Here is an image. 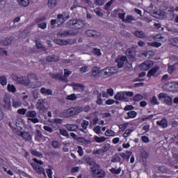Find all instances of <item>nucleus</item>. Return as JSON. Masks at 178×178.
<instances>
[{"label": "nucleus", "instance_id": "f257e3e1", "mask_svg": "<svg viewBox=\"0 0 178 178\" xmlns=\"http://www.w3.org/2000/svg\"><path fill=\"white\" fill-rule=\"evenodd\" d=\"M115 62H117L119 69L124 67V72H131V70H133L131 63H129V61H127V57L124 56L120 57V59H116Z\"/></svg>", "mask_w": 178, "mask_h": 178}, {"label": "nucleus", "instance_id": "f03ea898", "mask_svg": "<svg viewBox=\"0 0 178 178\" xmlns=\"http://www.w3.org/2000/svg\"><path fill=\"white\" fill-rule=\"evenodd\" d=\"M70 16L69 15H66V13H63L62 14H58L56 19H51L50 22L51 28L55 29V24H58V26H62Z\"/></svg>", "mask_w": 178, "mask_h": 178}, {"label": "nucleus", "instance_id": "7ed1b4c3", "mask_svg": "<svg viewBox=\"0 0 178 178\" xmlns=\"http://www.w3.org/2000/svg\"><path fill=\"white\" fill-rule=\"evenodd\" d=\"M86 26V23L81 19H70L65 24L67 29H76L80 30Z\"/></svg>", "mask_w": 178, "mask_h": 178}, {"label": "nucleus", "instance_id": "20e7f679", "mask_svg": "<svg viewBox=\"0 0 178 178\" xmlns=\"http://www.w3.org/2000/svg\"><path fill=\"white\" fill-rule=\"evenodd\" d=\"M92 172L95 178H104L106 173L102 169H99V165L95 164L92 168Z\"/></svg>", "mask_w": 178, "mask_h": 178}, {"label": "nucleus", "instance_id": "39448f33", "mask_svg": "<svg viewBox=\"0 0 178 178\" xmlns=\"http://www.w3.org/2000/svg\"><path fill=\"white\" fill-rule=\"evenodd\" d=\"M26 118H28V120L32 123H40V119L37 118V112L35 111H29L26 112Z\"/></svg>", "mask_w": 178, "mask_h": 178}, {"label": "nucleus", "instance_id": "423d86ee", "mask_svg": "<svg viewBox=\"0 0 178 178\" xmlns=\"http://www.w3.org/2000/svg\"><path fill=\"white\" fill-rule=\"evenodd\" d=\"M60 115L61 118H70L72 116H75V113H74V107L72 108H70L67 110H65L63 111H62L60 113Z\"/></svg>", "mask_w": 178, "mask_h": 178}, {"label": "nucleus", "instance_id": "0eeeda50", "mask_svg": "<svg viewBox=\"0 0 178 178\" xmlns=\"http://www.w3.org/2000/svg\"><path fill=\"white\" fill-rule=\"evenodd\" d=\"M126 55L129 60L136 62V49L134 48L128 49L126 51Z\"/></svg>", "mask_w": 178, "mask_h": 178}, {"label": "nucleus", "instance_id": "6e6552de", "mask_svg": "<svg viewBox=\"0 0 178 178\" xmlns=\"http://www.w3.org/2000/svg\"><path fill=\"white\" fill-rule=\"evenodd\" d=\"M57 35H60V37L66 38V37H72L76 35L74 31L72 30L63 31H60L57 33Z\"/></svg>", "mask_w": 178, "mask_h": 178}, {"label": "nucleus", "instance_id": "1a4fd4ad", "mask_svg": "<svg viewBox=\"0 0 178 178\" xmlns=\"http://www.w3.org/2000/svg\"><path fill=\"white\" fill-rule=\"evenodd\" d=\"M31 166L33 167V170H35L36 173H38V175H44L45 176V170L42 167L34 163H31Z\"/></svg>", "mask_w": 178, "mask_h": 178}, {"label": "nucleus", "instance_id": "9d476101", "mask_svg": "<svg viewBox=\"0 0 178 178\" xmlns=\"http://www.w3.org/2000/svg\"><path fill=\"white\" fill-rule=\"evenodd\" d=\"M72 86L74 91H78L79 92H83L86 89V86L83 83H72Z\"/></svg>", "mask_w": 178, "mask_h": 178}, {"label": "nucleus", "instance_id": "9b49d317", "mask_svg": "<svg viewBox=\"0 0 178 178\" xmlns=\"http://www.w3.org/2000/svg\"><path fill=\"white\" fill-rule=\"evenodd\" d=\"M16 80L19 83V84H23L24 86H29V84H30V79H29V77L26 78L25 76H17Z\"/></svg>", "mask_w": 178, "mask_h": 178}, {"label": "nucleus", "instance_id": "f8f14e48", "mask_svg": "<svg viewBox=\"0 0 178 178\" xmlns=\"http://www.w3.org/2000/svg\"><path fill=\"white\" fill-rule=\"evenodd\" d=\"M63 73V72L57 74L50 73L49 76L51 79H54V80H58L59 81H65V78H63V76H62Z\"/></svg>", "mask_w": 178, "mask_h": 178}, {"label": "nucleus", "instance_id": "ddd939ff", "mask_svg": "<svg viewBox=\"0 0 178 178\" xmlns=\"http://www.w3.org/2000/svg\"><path fill=\"white\" fill-rule=\"evenodd\" d=\"M113 69V67H107L102 70V73H103L104 76H113V74H115V72H113V71H112Z\"/></svg>", "mask_w": 178, "mask_h": 178}, {"label": "nucleus", "instance_id": "4468645a", "mask_svg": "<svg viewBox=\"0 0 178 178\" xmlns=\"http://www.w3.org/2000/svg\"><path fill=\"white\" fill-rule=\"evenodd\" d=\"M114 98L118 101H127V97L124 95V92H118Z\"/></svg>", "mask_w": 178, "mask_h": 178}, {"label": "nucleus", "instance_id": "2eb2a0df", "mask_svg": "<svg viewBox=\"0 0 178 178\" xmlns=\"http://www.w3.org/2000/svg\"><path fill=\"white\" fill-rule=\"evenodd\" d=\"M3 108L4 109H10V97L8 95L4 96L3 99Z\"/></svg>", "mask_w": 178, "mask_h": 178}, {"label": "nucleus", "instance_id": "dca6fc26", "mask_svg": "<svg viewBox=\"0 0 178 178\" xmlns=\"http://www.w3.org/2000/svg\"><path fill=\"white\" fill-rule=\"evenodd\" d=\"M18 136L22 137L25 141H31L32 140V136L30 135V133L27 131L20 132Z\"/></svg>", "mask_w": 178, "mask_h": 178}, {"label": "nucleus", "instance_id": "f3484780", "mask_svg": "<svg viewBox=\"0 0 178 178\" xmlns=\"http://www.w3.org/2000/svg\"><path fill=\"white\" fill-rule=\"evenodd\" d=\"M159 69V66H156L154 67H152L148 72H147V76L149 77V78H151V77H155V73H156V72H158Z\"/></svg>", "mask_w": 178, "mask_h": 178}, {"label": "nucleus", "instance_id": "a211bd4d", "mask_svg": "<svg viewBox=\"0 0 178 178\" xmlns=\"http://www.w3.org/2000/svg\"><path fill=\"white\" fill-rule=\"evenodd\" d=\"M65 128L68 131H77L79 127L74 124H67Z\"/></svg>", "mask_w": 178, "mask_h": 178}, {"label": "nucleus", "instance_id": "6ab92c4d", "mask_svg": "<svg viewBox=\"0 0 178 178\" xmlns=\"http://www.w3.org/2000/svg\"><path fill=\"white\" fill-rule=\"evenodd\" d=\"M44 104H45V102L44 99H39L35 105L36 108L38 109V111H44V109H45V106H44Z\"/></svg>", "mask_w": 178, "mask_h": 178}, {"label": "nucleus", "instance_id": "aec40b11", "mask_svg": "<svg viewBox=\"0 0 178 178\" xmlns=\"http://www.w3.org/2000/svg\"><path fill=\"white\" fill-rule=\"evenodd\" d=\"M40 92L41 94H43V95H53L54 94L52 89H47L46 88H41Z\"/></svg>", "mask_w": 178, "mask_h": 178}, {"label": "nucleus", "instance_id": "412c9836", "mask_svg": "<svg viewBox=\"0 0 178 178\" xmlns=\"http://www.w3.org/2000/svg\"><path fill=\"white\" fill-rule=\"evenodd\" d=\"M134 35L135 37H138V38H147V34L143 31H136Z\"/></svg>", "mask_w": 178, "mask_h": 178}, {"label": "nucleus", "instance_id": "4be33fe9", "mask_svg": "<svg viewBox=\"0 0 178 178\" xmlns=\"http://www.w3.org/2000/svg\"><path fill=\"white\" fill-rule=\"evenodd\" d=\"M12 41H13L12 39L9 38H6L5 39L1 40L0 41V44L3 47H8V45H10V44H12Z\"/></svg>", "mask_w": 178, "mask_h": 178}, {"label": "nucleus", "instance_id": "5701e85b", "mask_svg": "<svg viewBox=\"0 0 178 178\" xmlns=\"http://www.w3.org/2000/svg\"><path fill=\"white\" fill-rule=\"evenodd\" d=\"M119 156L122 158L123 161H129V159H130V156H131V152H127V154L120 153Z\"/></svg>", "mask_w": 178, "mask_h": 178}, {"label": "nucleus", "instance_id": "b1692460", "mask_svg": "<svg viewBox=\"0 0 178 178\" xmlns=\"http://www.w3.org/2000/svg\"><path fill=\"white\" fill-rule=\"evenodd\" d=\"M47 62H59V56L50 55L47 57Z\"/></svg>", "mask_w": 178, "mask_h": 178}, {"label": "nucleus", "instance_id": "393cba45", "mask_svg": "<svg viewBox=\"0 0 178 178\" xmlns=\"http://www.w3.org/2000/svg\"><path fill=\"white\" fill-rule=\"evenodd\" d=\"M156 124L161 126L163 129H165V127H168V120L165 118H163L161 120L157 121Z\"/></svg>", "mask_w": 178, "mask_h": 178}, {"label": "nucleus", "instance_id": "a878e982", "mask_svg": "<svg viewBox=\"0 0 178 178\" xmlns=\"http://www.w3.org/2000/svg\"><path fill=\"white\" fill-rule=\"evenodd\" d=\"M58 5V0H48L47 6L49 9H54Z\"/></svg>", "mask_w": 178, "mask_h": 178}, {"label": "nucleus", "instance_id": "bb28decb", "mask_svg": "<svg viewBox=\"0 0 178 178\" xmlns=\"http://www.w3.org/2000/svg\"><path fill=\"white\" fill-rule=\"evenodd\" d=\"M151 66H152V65H151V63H149V62L143 63L140 66V70H143V71L148 70V69H149V67H151Z\"/></svg>", "mask_w": 178, "mask_h": 178}, {"label": "nucleus", "instance_id": "cd10ccee", "mask_svg": "<svg viewBox=\"0 0 178 178\" xmlns=\"http://www.w3.org/2000/svg\"><path fill=\"white\" fill-rule=\"evenodd\" d=\"M168 87L170 90H172V91H178V83L170 82L168 83Z\"/></svg>", "mask_w": 178, "mask_h": 178}, {"label": "nucleus", "instance_id": "c85d7f7f", "mask_svg": "<svg viewBox=\"0 0 178 178\" xmlns=\"http://www.w3.org/2000/svg\"><path fill=\"white\" fill-rule=\"evenodd\" d=\"M88 124L90 122L88 121L83 120L81 124L82 129H80V131H84V130H87V127H88Z\"/></svg>", "mask_w": 178, "mask_h": 178}, {"label": "nucleus", "instance_id": "c756f323", "mask_svg": "<svg viewBox=\"0 0 178 178\" xmlns=\"http://www.w3.org/2000/svg\"><path fill=\"white\" fill-rule=\"evenodd\" d=\"M56 44L58 45H69L70 42L67 40L57 39L55 40Z\"/></svg>", "mask_w": 178, "mask_h": 178}, {"label": "nucleus", "instance_id": "7c9ffc66", "mask_svg": "<svg viewBox=\"0 0 178 178\" xmlns=\"http://www.w3.org/2000/svg\"><path fill=\"white\" fill-rule=\"evenodd\" d=\"M127 116L125 119H134L137 116V112L132 111L127 113Z\"/></svg>", "mask_w": 178, "mask_h": 178}, {"label": "nucleus", "instance_id": "2f4dec72", "mask_svg": "<svg viewBox=\"0 0 178 178\" xmlns=\"http://www.w3.org/2000/svg\"><path fill=\"white\" fill-rule=\"evenodd\" d=\"M147 45L149 47H154V48H159V47L162 46V43L158 42H148Z\"/></svg>", "mask_w": 178, "mask_h": 178}, {"label": "nucleus", "instance_id": "473e14b6", "mask_svg": "<svg viewBox=\"0 0 178 178\" xmlns=\"http://www.w3.org/2000/svg\"><path fill=\"white\" fill-rule=\"evenodd\" d=\"M113 2H115V0H111L108 2H107L104 6V9L105 10H107V12H108V10H109V9H111V6H112V3H113Z\"/></svg>", "mask_w": 178, "mask_h": 178}, {"label": "nucleus", "instance_id": "72a5a7b5", "mask_svg": "<svg viewBox=\"0 0 178 178\" xmlns=\"http://www.w3.org/2000/svg\"><path fill=\"white\" fill-rule=\"evenodd\" d=\"M31 155H33V156H38V158H42V153L38 152L35 149L31 150Z\"/></svg>", "mask_w": 178, "mask_h": 178}, {"label": "nucleus", "instance_id": "f704fd0d", "mask_svg": "<svg viewBox=\"0 0 178 178\" xmlns=\"http://www.w3.org/2000/svg\"><path fill=\"white\" fill-rule=\"evenodd\" d=\"M51 145L55 149H59L60 148V143H59L58 140H53Z\"/></svg>", "mask_w": 178, "mask_h": 178}, {"label": "nucleus", "instance_id": "c9c22d12", "mask_svg": "<svg viewBox=\"0 0 178 178\" xmlns=\"http://www.w3.org/2000/svg\"><path fill=\"white\" fill-rule=\"evenodd\" d=\"M93 2L95 5H97V6H104L106 0H93Z\"/></svg>", "mask_w": 178, "mask_h": 178}, {"label": "nucleus", "instance_id": "e433bc0d", "mask_svg": "<svg viewBox=\"0 0 178 178\" xmlns=\"http://www.w3.org/2000/svg\"><path fill=\"white\" fill-rule=\"evenodd\" d=\"M27 77L29 79V80H30V79H31L32 80L38 81V76H37V74H34V73L28 74Z\"/></svg>", "mask_w": 178, "mask_h": 178}, {"label": "nucleus", "instance_id": "4c0bfd02", "mask_svg": "<svg viewBox=\"0 0 178 178\" xmlns=\"http://www.w3.org/2000/svg\"><path fill=\"white\" fill-rule=\"evenodd\" d=\"M59 134H61V136H63L64 137H67V138L70 137L69 133H67V131L64 129H59Z\"/></svg>", "mask_w": 178, "mask_h": 178}, {"label": "nucleus", "instance_id": "58836bf2", "mask_svg": "<svg viewBox=\"0 0 178 178\" xmlns=\"http://www.w3.org/2000/svg\"><path fill=\"white\" fill-rule=\"evenodd\" d=\"M91 74L94 77L98 76V74H99V68L98 67H95V68H93L91 71Z\"/></svg>", "mask_w": 178, "mask_h": 178}, {"label": "nucleus", "instance_id": "ea45409f", "mask_svg": "<svg viewBox=\"0 0 178 178\" xmlns=\"http://www.w3.org/2000/svg\"><path fill=\"white\" fill-rule=\"evenodd\" d=\"M65 99L67 101H76L77 99V97L76 96V94H71L70 95H67L65 97Z\"/></svg>", "mask_w": 178, "mask_h": 178}, {"label": "nucleus", "instance_id": "a19ab883", "mask_svg": "<svg viewBox=\"0 0 178 178\" xmlns=\"http://www.w3.org/2000/svg\"><path fill=\"white\" fill-rule=\"evenodd\" d=\"M111 162H120L122 163V158L119 156L118 155H114L113 156V158L111 159Z\"/></svg>", "mask_w": 178, "mask_h": 178}, {"label": "nucleus", "instance_id": "79ce46f5", "mask_svg": "<svg viewBox=\"0 0 178 178\" xmlns=\"http://www.w3.org/2000/svg\"><path fill=\"white\" fill-rule=\"evenodd\" d=\"M95 140L96 141V143H104V141H106V138H105V136H102V137L95 136Z\"/></svg>", "mask_w": 178, "mask_h": 178}, {"label": "nucleus", "instance_id": "37998d69", "mask_svg": "<svg viewBox=\"0 0 178 178\" xmlns=\"http://www.w3.org/2000/svg\"><path fill=\"white\" fill-rule=\"evenodd\" d=\"M0 84L1 86H6L8 84V80L5 76H0Z\"/></svg>", "mask_w": 178, "mask_h": 178}, {"label": "nucleus", "instance_id": "c03bdc74", "mask_svg": "<svg viewBox=\"0 0 178 178\" xmlns=\"http://www.w3.org/2000/svg\"><path fill=\"white\" fill-rule=\"evenodd\" d=\"M110 172L113 173V175H119L120 174V172H122V168H119L118 170H116V168H113L110 170Z\"/></svg>", "mask_w": 178, "mask_h": 178}, {"label": "nucleus", "instance_id": "a18cd8bd", "mask_svg": "<svg viewBox=\"0 0 178 178\" xmlns=\"http://www.w3.org/2000/svg\"><path fill=\"white\" fill-rule=\"evenodd\" d=\"M143 98H144V97H143V95H141L140 94H137L134 97L133 101H135V102H138V101H141V99H143Z\"/></svg>", "mask_w": 178, "mask_h": 178}, {"label": "nucleus", "instance_id": "49530a36", "mask_svg": "<svg viewBox=\"0 0 178 178\" xmlns=\"http://www.w3.org/2000/svg\"><path fill=\"white\" fill-rule=\"evenodd\" d=\"M74 112L76 115H79L81 112H83V107L81 106H77V107H74Z\"/></svg>", "mask_w": 178, "mask_h": 178}, {"label": "nucleus", "instance_id": "de8ad7c7", "mask_svg": "<svg viewBox=\"0 0 178 178\" xmlns=\"http://www.w3.org/2000/svg\"><path fill=\"white\" fill-rule=\"evenodd\" d=\"M134 20V17L131 15L127 16L126 19L124 20V23H131Z\"/></svg>", "mask_w": 178, "mask_h": 178}, {"label": "nucleus", "instance_id": "09e8293b", "mask_svg": "<svg viewBox=\"0 0 178 178\" xmlns=\"http://www.w3.org/2000/svg\"><path fill=\"white\" fill-rule=\"evenodd\" d=\"M7 88L10 92H16V87L13 85L8 84Z\"/></svg>", "mask_w": 178, "mask_h": 178}, {"label": "nucleus", "instance_id": "8fccbe9b", "mask_svg": "<svg viewBox=\"0 0 178 178\" xmlns=\"http://www.w3.org/2000/svg\"><path fill=\"white\" fill-rule=\"evenodd\" d=\"M18 2L20 5H22V6H28L30 3V1L29 0H18Z\"/></svg>", "mask_w": 178, "mask_h": 178}, {"label": "nucleus", "instance_id": "3c124183", "mask_svg": "<svg viewBox=\"0 0 178 178\" xmlns=\"http://www.w3.org/2000/svg\"><path fill=\"white\" fill-rule=\"evenodd\" d=\"M109 148H111V145H109V143L104 144L102 148V152H106L109 150Z\"/></svg>", "mask_w": 178, "mask_h": 178}, {"label": "nucleus", "instance_id": "603ef678", "mask_svg": "<svg viewBox=\"0 0 178 178\" xmlns=\"http://www.w3.org/2000/svg\"><path fill=\"white\" fill-rule=\"evenodd\" d=\"M76 140L78 143H82L83 144H88V143H90V140H87L83 137L77 138Z\"/></svg>", "mask_w": 178, "mask_h": 178}, {"label": "nucleus", "instance_id": "864d4df0", "mask_svg": "<svg viewBox=\"0 0 178 178\" xmlns=\"http://www.w3.org/2000/svg\"><path fill=\"white\" fill-rule=\"evenodd\" d=\"M72 74V71H69L67 69L64 70V76H63L65 79V81H66V79H67L68 76Z\"/></svg>", "mask_w": 178, "mask_h": 178}, {"label": "nucleus", "instance_id": "5fc2aeb1", "mask_svg": "<svg viewBox=\"0 0 178 178\" xmlns=\"http://www.w3.org/2000/svg\"><path fill=\"white\" fill-rule=\"evenodd\" d=\"M30 33V31L29 29H25L21 33V37L22 38H26L27 35Z\"/></svg>", "mask_w": 178, "mask_h": 178}, {"label": "nucleus", "instance_id": "6e6d98bb", "mask_svg": "<svg viewBox=\"0 0 178 178\" xmlns=\"http://www.w3.org/2000/svg\"><path fill=\"white\" fill-rule=\"evenodd\" d=\"M86 34L88 35V37H95V31L92 30L86 31Z\"/></svg>", "mask_w": 178, "mask_h": 178}, {"label": "nucleus", "instance_id": "4d7b16f0", "mask_svg": "<svg viewBox=\"0 0 178 178\" xmlns=\"http://www.w3.org/2000/svg\"><path fill=\"white\" fill-rule=\"evenodd\" d=\"M92 52L97 56H101V55H102V54L101 53V49L97 48H94Z\"/></svg>", "mask_w": 178, "mask_h": 178}, {"label": "nucleus", "instance_id": "13d9d810", "mask_svg": "<svg viewBox=\"0 0 178 178\" xmlns=\"http://www.w3.org/2000/svg\"><path fill=\"white\" fill-rule=\"evenodd\" d=\"M86 163H88V165H90V166H94V165H95V163L94 162V159H91V158H86Z\"/></svg>", "mask_w": 178, "mask_h": 178}, {"label": "nucleus", "instance_id": "bf43d9fd", "mask_svg": "<svg viewBox=\"0 0 178 178\" xmlns=\"http://www.w3.org/2000/svg\"><path fill=\"white\" fill-rule=\"evenodd\" d=\"M150 103L152 105H159V102H158V99L156 97L153 96L152 100H150Z\"/></svg>", "mask_w": 178, "mask_h": 178}, {"label": "nucleus", "instance_id": "052dcab7", "mask_svg": "<svg viewBox=\"0 0 178 178\" xmlns=\"http://www.w3.org/2000/svg\"><path fill=\"white\" fill-rule=\"evenodd\" d=\"M164 103L165 105H172V97L168 96L165 99H164Z\"/></svg>", "mask_w": 178, "mask_h": 178}, {"label": "nucleus", "instance_id": "680f3d73", "mask_svg": "<svg viewBox=\"0 0 178 178\" xmlns=\"http://www.w3.org/2000/svg\"><path fill=\"white\" fill-rule=\"evenodd\" d=\"M95 13L99 17H102V16H104V14L102 13L101 9L97 8L94 10Z\"/></svg>", "mask_w": 178, "mask_h": 178}, {"label": "nucleus", "instance_id": "e2e57ef3", "mask_svg": "<svg viewBox=\"0 0 178 178\" xmlns=\"http://www.w3.org/2000/svg\"><path fill=\"white\" fill-rule=\"evenodd\" d=\"M127 126H129V122H125L123 124L119 125V129H120V130H122V131H124L126 129H127Z\"/></svg>", "mask_w": 178, "mask_h": 178}, {"label": "nucleus", "instance_id": "0e129e2a", "mask_svg": "<svg viewBox=\"0 0 178 178\" xmlns=\"http://www.w3.org/2000/svg\"><path fill=\"white\" fill-rule=\"evenodd\" d=\"M171 44L174 47H178V38H175L171 40Z\"/></svg>", "mask_w": 178, "mask_h": 178}, {"label": "nucleus", "instance_id": "69168bd1", "mask_svg": "<svg viewBox=\"0 0 178 178\" xmlns=\"http://www.w3.org/2000/svg\"><path fill=\"white\" fill-rule=\"evenodd\" d=\"M103 101H102V98H101V93H98L97 94V100L96 101V103L97 104V105H102Z\"/></svg>", "mask_w": 178, "mask_h": 178}, {"label": "nucleus", "instance_id": "338daca9", "mask_svg": "<svg viewBox=\"0 0 178 178\" xmlns=\"http://www.w3.org/2000/svg\"><path fill=\"white\" fill-rule=\"evenodd\" d=\"M105 136H107L108 137L115 136V131L108 129V130L106 131Z\"/></svg>", "mask_w": 178, "mask_h": 178}, {"label": "nucleus", "instance_id": "774afa93", "mask_svg": "<svg viewBox=\"0 0 178 178\" xmlns=\"http://www.w3.org/2000/svg\"><path fill=\"white\" fill-rule=\"evenodd\" d=\"M168 97V95L166 93L161 92L158 96V99L161 100L164 98V99H166Z\"/></svg>", "mask_w": 178, "mask_h": 178}]
</instances>
